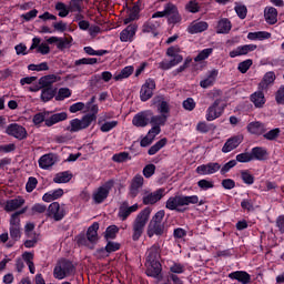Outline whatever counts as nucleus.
Segmentation results:
<instances>
[{
	"label": "nucleus",
	"mask_w": 284,
	"mask_h": 284,
	"mask_svg": "<svg viewBox=\"0 0 284 284\" xmlns=\"http://www.w3.org/2000/svg\"><path fill=\"white\" fill-rule=\"evenodd\" d=\"M199 203V195H183L176 194L168 199L165 203L166 210L175 211V212H185V206L187 205H196Z\"/></svg>",
	"instance_id": "obj_1"
},
{
	"label": "nucleus",
	"mask_w": 284,
	"mask_h": 284,
	"mask_svg": "<svg viewBox=\"0 0 284 284\" xmlns=\"http://www.w3.org/2000/svg\"><path fill=\"white\" fill-rule=\"evenodd\" d=\"M163 219H165L164 210H160L153 215L146 231L149 239H152L154 235L163 236V234H165V223H163Z\"/></svg>",
	"instance_id": "obj_2"
},
{
	"label": "nucleus",
	"mask_w": 284,
	"mask_h": 284,
	"mask_svg": "<svg viewBox=\"0 0 284 284\" xmlns=\"http://www.w3.org/2000/svg\"><path fill=\"white\" fill-rule=\"evenodd\" d=\"M150 214H152V210L150 207H145L136 215L133 221V241H139L141 236H143L145 225H148V221H150Z\"/></svg>",
	"instance_id": "obj_3"
},
{
	"label": "nucleus",
	"mask_w": 284,
	"mask_h": 284,
	"mask_svg": "<svg viewBox=\"0 0 284 284\" xmlns=\"http://www.w3.org/2000/svg\"><path fill=\"white\" fill-rule=\"evenodd\" d=\"M28 209L24 207L20 211H17L16 213H13L10 217V226H9V234H10V239L17 243V241H19V239H21V219L19 216H21V214H26V211Z\"/></svg>",
	"instance_id": "obj_4"
},
{
	"label": "nucleus",
	"mask_w": 284,
	"mask_h": 284,
	"mask_svg": "<svg viewBox=\"0 0 284 284\" xmlns=\"http://www.w3.org/2000/svg\"><path fill=\"white\" fill-rule=\"evenodd\" d=\"M72 274H74V265L68 260L58 262L53 270V276L58 278V281H63V278H68V276H72Z\"/></svg>",
	"instance_id": "obj_5"
},
{
	"label": "nucleus",
	"mask_w": 284,
	"mask_h": 284,
	"mask_svg": "<svg viewBox=\"0 0 284 284\" xmlns=\"http://www.w3.org/2000/svg\"><path fill=\"white\" fill-rule=\"evenodd\" d=\"M99 223L95 222L91 226H89L85 235H80L78 237L79 245H84V247H90L92 250V245L99 241Z\"/></svg>",
	"instance_id": "obj_6"
},
{
	"label": "nucleus",
	"mask_w": 284,
	"mask_h": 284,
	"mask_svg": "<svg viewBox=\"0 0 284 284\" xmlns=\"http://www.w3.org/2000/svg\"><path fill=\"white\" fill-rule=\"evenodd\" d=\"M93 121H97L95 115H84L81 120L73 119L70 121V128L68 130L69 132H81V130L90 128Z\"/></svg>",
	"instance_id": "obj_7"
},
{
	"label": "nucleus",
	"mask_w": 284,
	"mask_h": 284,
	"mask_svg": "<svg viewBox=\"0 0 284 284\" xmlns=\"http://www.w3.org/2000/svg\"><path fill=\"white\" fill-rule=\"evenodd\" d=\"M225 112V104L221 99L215 100L206 110V121H216Z\"/></svg>",
	"instance_id": "obj_8"
},
{
	"label": "nucleus",
	"mask_w": 284,
	"mask_h": 284,
	"mask_svg": "<svg viewBox=\"0 0 284 284\" xmlns=\"http://www.w3.org/2000/svg\"><path fill=\"white\" fill-rule=\"evenodd\" d=\"M112 187H114V180H109L103 185L98 187L93 192L94 203H97L98 205L103 203V201H105V199H108V196L110 195V190H112Z\"/></svg>",
	"instance_id": "obj_9"
},
{
	"label": "nucleus",
	"mask_w": 284,
	"mask_h": 284,
	"mask_svg": "<svg viewBox=\"0 0 284 284\" xmlns=\"http://www.w3.org/2000/svg\"><path fill=\"white\" fill-rule=\"evenodd\" d=\"M47 216L53 219V221H63L65 217V205L52 202L47 210Z\"/></svg>",
	"instance_id": "obj_10"
},
{
	"label": "nucleus",
	"mask_w": 284,
	"mask_h": 284,
	"mask_svg": "<svg viewBox=\"0 0 284 284\" xmlns=\"http://www.w3.org/2000/svg\"><path fill=\"white\" fill-rule=\"evenodd\" d=\"M154 90H156V82L154 79L149 78L145 83L141 87L140 99L141 101H150L154 97Z\"/></svg>",
	"instance_id": "obj_11"
},
{
	"label": "nucleus",
	"mask_w": 284,
	"mask_h": 284,
	"mask_svg": "<svg viewBox=\"0 0 284 284\" xmlns=\"http://www.w3.org/2000/svg\"><path fill=\"white\" fill-rule=\"evenodd\" d=\"M164 17L168 18L169 23H181V14L179 13V8L174 3L169 2L164 4Z\"/></svg>",
	"instance_id": "obj_12"
},
{
	"label": "nucleus",
	"mask_w": 284,
	"mask_h": 284,
	"mask_svg": "<svg viewBox=\"0 0 284 284\" xmlns=\"http://www.w3.org/2000/svg\"><path fill=\"white\" fill-rule=\"evenodd\" d=\"M165 196V189H158L154 192H145L142 197L143 205H155Z\"/></svg>",
	"instance_id": "obj_13"
},
{
	"label": "nucleus",
	"mask_w": 284,
	"mask_h": 284,
	"mask_svg": "<svg viewBox=\"0 0 284 284\" xmlns=\"http://www.w3.org/2000/svg\"><path fill=\"white\" fill-rule=\"evenodd\" d=\"M150 119H152V111H141L133 116L132 123L135 128H148L150 125Z\"/></svg>",
	"instance_id": "obj_14"
},
{
	"label": "nucleus",
	"mask_w": 284,
	"mask_h": 284,
	"mask_svg": "<svg viewBox=\"0 0 284 284\" xmlns=\"http://www.w3.org/2000/svg\"><path fill=\"white\" fill-rule=\"evenodd\" d=\"M221 170V164L219 162H210L207 164H202L195 169L196 174L200 176H210L216 174Z\"/></svg>",
	"instance_id": "obj_15"
},
{
	"label": "nucleus",
	"mask_w": 284,
	"mask_h": 284,
	"mask_svg": "<svg viewBox=\"0 0 284 284\" xmlns=\"http://www.w3.org/2000/svg\"><path fill=\"white\" fill-rule=\"evenodd\" d=\"M7 134L9 136H13V139H18V141H23V139H28V131L21 124H10L7 128Z\"/></svg>",
	"instance_id": "obj_16"
},
{
	"label": "nucleus",
	"mask_w": 284,
	"mask_h": 284,
	"mask_svg": "<svg viewBox=\"0 0 284 284\" xmlns=\"http://www.w3.org/2000/svg\"><path fill=\"white\" fill-rule=\"evenodd\" d=\"M136 30H139V24L131 23L125 29H123L120 33V41L122 43H128L134 41V37L136 36Z\"/></svg>",
	"instance_id": "obj_17"
},
{
	"label": "nucleus",
	"mask_w": 284,
	"mask_h": 284,
	"mask_svg": "<svg viewBox=\"0 0 284 284\" xmlns=\"http://www.w3.org/2000/svg\"><path fill=\"white\" fill-rule=\"evenodd\" d=\"M151 103L152 105H156L160 114H170V103L165 100V97L155 95Z\"/></svg>",
	"instance_id": "obj_18"
},
{
	"label": "nucleus",
	"mask_w": 284,
	"mask_h": 284,
	"mask_svg": "<svg viewBox=\"0 0 284 284\" xmlns=\"http://www.w3.org/2000/svg\"><path fill=\"white\" fill-rule=\"evenodd\" d=\"M256 48H257L256 44L240 45L233 49L232 51H230L229 57H231V59H236V57H243L245 54H250V52H254Z\"/></svg>",
	"instance_id": "obj_19"
},
{
	"label": "nucleus",
	"mask_w": 284,
	"mask_h": 284,
	"mask_svg": "<svg viewBox=\"0 0 284 284\" xmlns=\"http://www.w3.org/2000/svg\"><path fill=\"white\" fill-rule=\"evenodd\" d=\"M159 28H161V23L156 20L150 19L142 26V32L153 34V37H159Z\"/></svg>",
	"instance_id": "obj_20"
},
{
	"label": "nucleus",
	"mask_w": 284,
	"mask_h": 284,
	"mask_svg": "<svg viewBox=\"0 0 284 284\" xmlns=\"http://www.w3.org/2000/svg\"><path fill=\"white\" fill-rule=\"evenodd\" d=\"M240 143H243L242 135H235L233 138H230L223 145L222 152L224 154H227L232 152V150H236L239 148Z\"/></svg>",
	"instance_id": "obj_21"
},
{
	"label": "nucleus",
	"mask_w": 284,
	"mask_h": 284,
	"mask_svg": "<svg viewBox=\"0 0 284 284\" xmlns=\"http://www.w3.org/2000/svg\"><path fill=\"white\" fill-rule=\"evenodd\" d=\"M143 178L141 174H136L132 182H131V186H130V197L131 199H136V196H139V190H141L143 187Z\"/></svg>",
	"instance_id": "obj_22"
},
{
	"label": "nucleus",
	"mask_w": 284,
	"mask_h": 284,
	"mask_svg": "<svg viewBox=\"0 0 284 284\" xmlns=\"http://www.w3.org/2000/svg\"><path fill=\"white\" fill-rule=\"evenodd\" d=\"M276 81V73L274 71H268L264 74L261 82L257 84V90H267L270 85H274Z\"/></svg>",
	"instance_id": "obj_23"
},
{
	"label": "nucleus",
	"mask_w": 284,
	"mask_h": 284,
	"mask_svg": "<svg viewBox=\"0 0 284 284\" xmlns=\"http://www.w3.org/2000/svg\"><path fill=\"white\" fill-rule=\"evenodd\" d=\"M68 119L67 112L53 113L49 114L45 120L47 128H52V125H57V123H61V121H65Z\"/></svg>",
	"instance_id": "obj_24"
},
{
	"label": "nucleus",
	"mask_w": 284,
	"mask_h": 284,
	"mask_svg": "<svg viewBox=\"0 0 284 284\" xmlns=\"http://www.w3.org/2000/svg\"><path fill=\"white\" fill-rule=\"evenodd\" d=\"M247 132L251 134H256L257 136H261V134H265L267 132V126L263 122H251L247 125Z\"/></svg>",
	"instance_id": "obj_25"
},
{
	"label": "nucleus",
	"mask_w": 284,
	"mask_h": 284,
	"mask_svg": "<svg viewBox=\"0 0 284 284\" xmlns=\"http://www.w3.org/2000/svg\"><path fill=\"white\" fill-rule=\"evenodd\" d=\"M229 278L232 281H239L242 284H248L252 281V276L245 271H235L229 274Z\"/></svg>",
	"instance_id": "obj_26"
},
{
	"label": "nucleus",
	"mask_w": 284,
	"mask_h": 284,
	"mask_svg": "<svg viewBox=\"0 0 284 284\" xmlns=\"http://www.w3.org/2000/svg\"><path fill=\"white\" fill-rule=\"evenodd\" d=\"M216 77H219V70L213 69L209 71L207 77L204 80L200 81V85L204 89L207 90V88H212L214 83H216Z\"/></svg>",
	"instance_id": "obj_27"
},
{
	"label": "nucleus",
	"mask_w": 284,
	"mask_h": 284,
	"mask_svg": "<svg viewBox=\"0 0 284 284\" xmlns=\"http://www.w3.org/2000/svg\"><path fill=\"white\" fill-rule=\"evenodd\" d=\"M265 90L257 89L254 93L251 94L250 101L255 105V108H263L265 105Z\"/></svg>",
	"instance_id": "obj_28"
},
{
	"label": "nucleus",
	"mask_w": 284,
	"mask_h": 284,
	"mask_svg": "<svg viewBox=\"0 0 284 284\" xmlns=\"http://www.w3.org/2000/svg\"><path fill=\"white\" fill-rule=\"evenodd\" d=\"M209 24L205 21H193L187 27V33L189 34H199L200 32H205L207 30Z\"/></svg>",
	"instance_id": "obj_29"
},
{
	"label": "nucleus",
	"mask_w": 284,
	"mask_h": 284,
	"mask_svg": "<svg viewBox=\"0 0 284 284\" xmlns=\"http://www.w3.org/2000/svg\"><path fill=\"white\" fill-rule=\"evenodd\" d=\"M159 258H161V247L154 244L146 251V263L159 262Z\"/></svg>",
	"instance_id": "obj_30"
},
{
	"label": "nucleus",
	"mask_w": 284,
	"mask_h": 284,
	"mask_svg": "<svg viewBox=\"0 0 284 284\" xmlns=\"http://www.w3.org/2000/svg\"><path fill=\"white\" fill-rule=\"evenodd\" d=\"M24 204L26 200H23V197L21 196H18L16 199L7 201L4 210L6 212H14L16 210H19V207H22Z\"/></svg>",
	"instance_id": "obj_31"
},
{
	"label": "nucleus",
	"mask_w": 284,
	"mask_h": 284,
	"mask_svg": "<svg viewBox=\"0 0 284 284\" xmlns=\"http://www.w3.org/2000/svg\"><path fill=\"white\" fill-rule=\"evenodd\" d=\"M264 19L270 26H274L278 21V11L274 7H267L264 10Z\"/></svg>",
	"instance_id": "obj_32"
},
{
	"label": "nucleus",
	"mask_w": 284,
	"mask_h": 284,
	"mask_svg": "<svg viewBox=\"0 0 284 284\" xmlns=\"http://www.w3.org/2000/svg\"><path fill=\"white\" fill-rule=\"evenodd\" d=\"M252 161H266L267 159V149L263 146H255L251 150Z\"/></svg>",
	"instance_id": "obj_33"
},
{
	"label": "nucleus",
	"mask_w": 284,
	"mask_h": 284,
	"mask_svg": "<svg viewBox=\"0 0 284 284\" xmlns=\"http://www.w3.org/2000/svg\"><path fill=\"white\" fill-rule=\"evenodd\" d=\"M146 263L149 265L146 270V274L152 278H159L162 272L161 262H146Z\"/></svg>",
	"instance_id": "obj_34"
},
{
	"label": "nucleus",
	"mask_w": 284,
	"mask_h": 284,
	"mask_svg": "<svg viewBox=\"0 0 284 284\" xmlns=\"http://www.w3.org/2000/svg\"><path fill=\"white\" fill-rule=\"evenodd\" d=\"M230 30H232V22L230 21V19H220L216 26L217 34H229Z\"/></svg>",
	"instance_id": "obj_35"
},
{
	"label": "nucleus",
	"mask_w": 284,
	"mask_h": 284,
	"mask_svg": "<svg viewBox=\"0 0 284 284\" xmlns=\"http://www.w3.org/2000/svg\"><path fill=\"white\" fill-rule=\"evenodd\" d=\"M272 33L267 31H256V32H248L247 39L248 41H265L266 39H271Z\"/></svg>",
	"instance_id": "obj_36"
},
{
	"label": "nucleus",
	"mask_w": 284,
	"mask_h": 284,
	"mask_svg": "<svg viewBox=\"0 0 284 284\" xmlns=\"http://www.w3.org/2000/svg\"><path fill=\"white\" fill-rule=\"evenodd\" d=\"M61 196H63V189H57V190L47 192L42 196V201H44V203H52V201H57V199H61Z\"/></svg>",
	"instance_id": "obj_37"
},
{
	"label": "nucleus",
	"mask_w": 284,
	"mask_h": 284,
	"mask_svg": "<svg viewBox=\"0 0 284 284\" xmlns=\"http://www.w3.org/2000/svg\"><path fill=\"white\" fill-rule=\"evenodd\" d=\"M168 119H170V114H160V115H154V113L151 111V118H150V123L151 125H158V128H161V125H165L168 123Z\"/></svg>",
	"instance_id": "obj_38"
},
{
	"label": "nucleus",
	"mask_w": 284,
	"mask_h": 284,
	"mask_svg": "<svg viewBox=\"0 0 284 284\" xmlns=\"http://www.w3.org/2000/svg\"><path fill=\"white\" fill-rule=\"evenodd\" d=\"M54 163H55V160L53 154H44L39 159V166L42 170H48L49 168H52Z\"/></svg>",
	"instance_id": "obj_39"
},
{
	"label": "nucleus",
	"mask_w": 284,
	"mask_h": 284,
	"mask_svg": "<svg viewBox=\"0 0 284 284\" xmlns=\"http://www.w3.org/2000/svg\"><path fill=\"white\" fill-rule=\"evenodd\" d=\"M57 81H61V77L49 74L40 78L39 84L42 88H50V85H52V83H57Z\"/></svg>",
	"instance_id": "obj_40"
},
{
	"label": "nucleus",
	"mask_w": 284,
	"mask_h": 284,
	"mask_svg": "<svg viewBox=\"0 0 284 284\" xmlns=\"http://www.w3.org/2000/svg\"><path fill=\"white\" fill-rule=\"evenodd\" d=\"M54 94H57V89L52 87H43L41 91V101H43V103H48V101H52V99H54Z\"/></svg>",
	"instance_id": "obj_41"
},
{
	"label": "nucleus",
	"mask_w": 284,
	"mask_h": 284,
	"mask_svg": "<svg viewBox=\"0 0 284 284\" xmlns=\"http://www.w3.org/2000/svg\"><path fill=\"white\" fill-rule=\"evenodd\" d=\"M72 173L70 171L59 172L53 178V183H70Z\"/></svg>",
	"instance_id": "obj_42"
},
{
	"label": "nucleus",
	"mask_w": 284,
	"mask_h": 284,
	"mask_svg": "<svg viewBox=\"0 0 284 284\" xmlns=\"http://www.w3.org/2000/svg\"><path fill=\"white\" fill-rule=\"evenodd\" d=\"M139 12H141V8H139V3H135L131 8L128 17L124 19V24L128 26V23H132V21H136V19H139Z\"/></svg>",
	"instance_id": "obj_43"
},
{
	"label": "nucleus",
	"mask_w": 284,
	"mask_h": 284,
	"mask_svg": "<svg viewBox=\"0 0 284 284\" xmlns=\"http://www.w3.org/2000/svg\"><path fill=\"white\" fill-rule=\"evenodd\" d=\"M134 72V67L129 65L125 67L113 77L114 81H123V79H129V77H132V73Z\"/></svg>",
	"instance_id": "obj_44"
},
{
	"label": "nucleus",
	"mask_w": 284,
	"mask_h": 284,
	"mask_svg": "<svg viewBox=\"0 0 284 284\" xmlns=\"http://www.w3.org/2000/svg\"><path fill=\"white\" fill-rule=\"evenodd\" d=\"M165 145H168V139H161L149 149L148 154L150 156H154V154H156V152H159L160 150H163Z\"/></svg>",
	"instance_id": "obj_45"
},
{
	"label": "nucleus",
	"mask_w": 284,
	"mask_h": 284,
	"mask_svg": "<svg viewBox=\"0 0 284 284\" xmlns=\"http://www.w3.org/2000/svg\"><path fill=\"white\" fill-rule=\"evenodd\" d=\"M50 114H52V112L43 111V112H40V113H37L36 115H33L34 125H41V123H43V122L45 124V121H48V116H50Z\"/></svg>",
	"instance_id": "obj_46"
},
{
	"label": "nucleus",
	"mask_w": 284,
	"mask_h": 284,
	"mask_svg": "<svg viewBox=\"0 0 284 284\" xmlns=\"http://www.w3.org/2000/svg\"><path fill=\"white\" fill-rule=\"evenodd\" d=\"M169 270L172 272V274H183L185 272V265L171 261L169 263Z\"/></svg>",
	"instance_id": "obj_47"
},
{
	"label": "nucleus",
	"mask_w": 284,
	"mask_h": 284,
	"mask_svg": "<svg viewBox=\"0 0 284 284\" xmlns=\"http://www.w3.org/2000/svg\"><path fill=\"white\" fill-rule=\"evenodd\" d=\"M94 101H97V98L92 97L87 103V112H91V114H87V116H97L99 113V105L94 104Z\"/></svg>",
	"instance_id": "obj_48"
},
{
	"label": "nucleus",
	"mask_w": 284,
	"mask_h": 284,
	"mask_svg": "<svg viewBox=\"0 0 284 284\" xmlns=\"http://www.w3.org/2000/svg\"><path fill=\"white\" fill-rule=\"evenodd\" d=\"M185 10L192 14H196V12H201V4L196 0H191L185 4Z\"/></svg>",
	"instance_id": "obj_49"
},
{
	"label": "nucleus",
	"mask_w": 284,
	"mask_h": 284,
	"mask_svg": "<svg viewBox=\"0 0 284 284\" xmlns=\"http://www.w3.org/2000/svg\"><path fill=\"white\" fill-rule=\"evenodd\" d=\"M28 70H31L32 72H45L50 70V67L48 65V62H42L40 64H29Z\"/></svg>",
	"instance_id": "obj_50"
},
{
	"label": "nucleus",
	"mask_w": 284,
	"mask_h": 284,
	"mask_svg": "<svg viewBox=\"0 0 284 284\" xmlns=\"http://www.w3.org/2000/svg\"><path fill=\"white\" fill-rule=\"evenodd\" d=\"M116 234H119V227L116 225H110L105 230L104 237L106 241H109V239L113 240L116 239Z\"/></svg>",
	"instance_id": "obj_51"
},
{
	"label": "nucleus",
	"mask_w": 284,
	"mask_h": 284,
	"mask_svg": "<svg viewBox=\"0 0 284 284\" xmlns=\"http://www.w3.org/2000/svg\"><path fill=\"white\" fill-rule=\"evenodd\" d=\"M212 52H214V49L209 48V49H203L195 58L194 61L196 63L201 62V61H205V59H207L210 57V54H212Z\"/></svg>",
	"instance_id": "obj_52"
},
{
	"label": "nucleus",
	"mask_w": 284,
	"mask_h": 284,
	"mask_svg": "<svg viewBox=\"0 0 284 284\" xmlns=\"http://www.w3.org/2000/svg\"><path fill=\"white\" fill-rule=\"evenodd\" d=\"M130 153L128 152H121V153H116L112 156V161H114V163H125V161H130Z\"/></svg>",
	"instance_id": "obj_53"
},
{
	"label": "nucleus",
	"mask_w": 284,
	"mask_h": 284,
	"mask_svg": "<svg viewBox=\"0 0 284 284\" xmlns=\"http://www.w3.org/2000/svg\"><path fill=\"white\" fill-rule=\"evenodd\" d=\"M55 10L59 12L58 16L61 18H65L70 14V10H68V7L63 2H58L55 4Z\"/></svg>",
	"instance_id": "obj_54"
},
{
	"label": "nucleus",
	"mask_w": 284,
	"mask_h": 284,
	"mask_svg": "<svg viewBox=\"0 0 284 284\" xmlns=\"http://www.w3.org/2000/svg\"><path fill=\"white\" fill-rule=\"evenodd\" d=\"M241 179L246 185H254V175L250 171H241Z\"/></svg>",
	"instance_id": "obj_55"
},
{
	"label": "nucleus",
	"mask_w": 284,
	"mask_h": 284,
	"mask_svg": "<svg viewBox=\"0 0 284 284\" xmlns=\"http://www.w3.org/2000/svg\"><path fill=\"white\" fill-rule=\"evenodd\" d=\"M278 134H281V129H272L268 132H264L263 136L266 141H274L275 139H278Z\"/></svg>",
	"instance_id": "obj_56"
},
{
	"label": "nucleus",
	"mask_w": 284,
	"mask_h": 284,
	"mask_svg": "<svg viewBox=\"0 0 284 284\" xmlns=\"http://www.w3.org/2000/svg\"><path fill=\"white\" fill-rule=\"evenodd\" d=\"M119 125V121H109L101 124L100 130L101 132H110L111 130H114Z\"/></svg>",
	"instance_id": "obj_57"
},
{
	"label": "nucleus",
	"mask_w": 284,
	"mask_h": 284,
	"mask_svg": "<svg viewBox=\"0 0 284 284\" xmlns=\"http://www.w3.org/2000/svg\"><path fill=\"white\" fill-rule=\"evenodd\" d=\"M242 210H246V212H254V200L244 199L241 202Z\"/></svg>",
	"instance_id": "obj_58"
},
{
	"label": "nucleus",
	"mask_w": 284,
	"mask_h": 284,
	"mask_svg": "<svg viewBox=\"0 0 284 284\" xmlns=\"http://www.w3.org/2000/svg\"><path fill=\"white\" fill-rule=\"evenodd\" d=\"M252 68V60L247 59L239 63L237 70L242 73L245 74L247 70Z\"/></svg>",
	"instance_id": "obj_59"
},
{
	"label": "nucleus",
	"mask_w": 284,
	"mask_h": 284,
	"mask_svg": "<svg viewBox=\"0 0 284 284\" xmlns=\"http://www.w3.org/2000/svg\"><path fill=\"white\" fill-rule=\"evenodd\" d=\"M142 172L145 179H151V176H154V172H156V166L154 164H148Z\"/></svg>",
	"instance_id": "obj_60"
},
{
	"label": "nucleus",
	"mask_w": 284,
	"mask_h": 284,
	"mask_svg": "<svg viewBox=\"0 0 284 284\" xmlns=\"http://www.w3.org/2000/svg\"><path fill=\"white\" fill-rule=\"evenodd\" d=\"M197 187L204 191L212 190V187H214V182L203 179L197 182Z\"/></svg>",
	"instance_id": "obj_61"
},
{
	"label": "nucleus",
	"mask_w": 284,
	"mask_h": 284,
	"mask_svg": "<svg viewBox=\"0 0 284 284\" xmlns=\"http://www.w3.org/2000/svg\"><path fill=\"white\" fill-rule=\"evenodd\" d=\"M275 101L277 105H284V85H281L275 92Z\"/></svg>",
	"instance_id": "obj_62"
},
{
	"label": "nucleus",
	"mask_w": 284,
	"mask_h": 284,
	"mask_svg": "<svg viewBox=\"0 0 284 284\" xmlns=\"http://www.w3.org/2000/svg\"><path fill=\"white\" fill-rule=\"evenodd\" d=\"M239 163H250L252 161V153L245 152L236 155V160Z\"/></svg>",
	"instance_id": "obj_63"
},
{
	"label": "nucleus",
	"mask_w": 284,
	"mask_h": 284,
	"mask_svg": "<svg viewBox=\"0 0 284 284\" xmlns=\"http://www.w3.org/2000/svg\"><path fill=\"white\" fill-rule=\"evenodd\" d=\"M39 181L37 180V178H29L27 184H26V190L27 192H32L37 189Z\"/></svg>",
	"instance_id": "obj_64"
}]
</instances>
